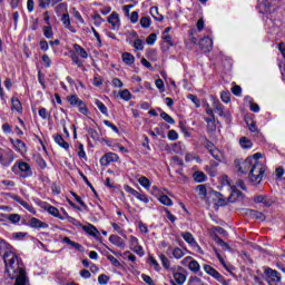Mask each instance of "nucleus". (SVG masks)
<instances>
[{"instance_id":"774afa93","label":"nucleus","mask_w":285,"mask_h":285,"mask_svg":"<svg viewBox=\"0 0 285 285\" xmlns=\"http://www.w3.org/2000/svg\"><path fill=\"white\" fill-rule=\"evenodd\" d=\"M163 39L168 46H173V37L169 33H163Z\"/></svg>"},{"instance_id":"c756f323","label":"nucleus","mask_w":285,"mask_h":285,"mask_svg":"<svg viewBox=\"0 0 285 285\" xmlns=\"http://www.w3.org/2000/svg\"><path fill=\"white\" fill-rule=\"evenodd\" d=\"M188 268L189 271H191L193 273H199V263L195 259H190L189 263H188Z\"/></svg>"},{"instance_id":"4be33fe9","label":"nucleus","mask_w":285,"mask_h":285,"mask_svg":"<svg viewBox=\"0 0 285 285\" xmlns=\"http://www.w3.org/2000/svg\"><path fill=\"white\" fill-rule=\"evenodd\" d=\"M12 199L14 202H17L18 204H20V206H22L23 208H26L27 210H29V213H32V210H35V208H32V206H30V204L26 203V200H23L21 197H19L18 195H14L12 197Z\"/></svg>"},{"instance_id":"0eeeda50","label":"nucleus","mask_w":285,"mask_h":285,"mask_svg":"<svg viewBox=\"0 0 285 285\" xmlns=\"http://www.w3.org/2000/svg\"><path fill=\"white\" fill-rule=\"evenodd\" d=\"M223 184L232 188V194L228 196L227 200L230 204H235V202H237V199L242 197V191H239L237 188L230 185V180L228 179V176H223Z\"/></svg>"},{"instance_id":"473e14b6","label":"nucleus","mask_w":285,"mask_h":285,"mask_svg":"<svg viewBox=\"0 0 285 285\" xmlns=\"http://www.w3.org/2000/svg\"><path fill=\"white\" fill-rule=\"evenodd\" d=\"M11 104H12L11 106L12 110H17V112H21L22 107L19 98H11Z\"/></svg>"},{"instance_id":"13d9d810","label":"nucleus","mask_w":285,"mask_h":285,"mask_svg":"<svg viewBox=\"0 0 285 285\" xmlns=\"http://www.w3.org/2000/svg\"><path fill=\"white\" fill-rule=\"evenodd\" d=\"M149 264L155 268V271H160L159 263L157 262V259H155V257H149Z\"/></svg>"},{"instance_id":"e2e57ef3","label":"nucleus","mask_w":285,"mask_h":285,"mask_svg":"<svg viewBox=\"0 0 285 285\" xmlns=\"http://www.w3.org/2000/svg\"><path fill=\"white\" fill-rule=\"evenodd\" d=\"M141 279L148 285H155V281H153V278L146 274L141 275Z\"/></svg>"},{"instance_id":"2eb2a0df","label":"nucleus","mask_w":285,"mask_h":285,"mask_svg":"<svg viewBox=\"0 0 285 285\" xmlns=\"http://www.w3.org/2000/svg\"><path fill=\"white\" fill-rule=\"evenodd\" d=\"M61 22L63 23L65 28H67V30H69L70 32H73V33L77 32V29H75V27H72V24L70 23V14L69 13L62 14Z\"/></svg>"},{"instance_id":"bb28decb","label":"nucleus","mask_w":285,"mask_h":285,"mask_svg":"<svg viewBox=\"0 0 285 285\" xmlns=\"http://www.w3.org/2000/svg\"><path fill=\"white\" fill-rule=\"evenodd\" d=\"M122 61L127 66H132V63H135V56H132L130 52H125L122 53Z\"/></svg>"},{"instance_id":"f704fd0d","label":"nucleus","mask_w":285,"mask_h":285,"mask_svg":"<svg viewBox=\"0 0 285 285\" xmlns=\"http://www.w3.org/2000/svg\"><path fill=\"white\" fill-rule=\"evenodd\" d=\"M43 35L46 39H52L53 32H52V26L48 24L42 28Z\"/></svg>"},{"instance_id":"4468645a","label":"nucleus","mask_w":285,"mask_h":285,"mask_svg":"<svg viewBox=\"0 0 285 285\" xmlns=\"http://www.w3.org/2000/svg\"><path fill=\"white\" fill-rule=\"evenodd\" d=\"M204 271L207 273V275H210L212 277H215L218 282H222V274L217 272V269L213 268L210 265H204Z\"/></svg>"},{"instance_id":"6e6d98bb","label":"nucleus","mask_w":285,"mask_h":285,"mask_svg":"<svg viewBox=\"0 0 285 285\" xmlns=\"http://www.w3.org/2000/svg\"><path fill=\"white\" fill-rule=\"evenodd\" d=\"M131 250H134V253H136V255H139L140 257H144L145 255L144 247H141V245L132 247Z\"/></svg>"},{"instance_id":"1a4fd4ad","label":"nucleus","mask_w":285,"mask_h":285,"mask_svg":"<svg viewBox=\"0 0 285 285\" xmlns=\"http://www.w3.org/2000/svg\"><path fill=\"white\" fill-rule=\"evenodd\" d=\"M14 248L10 246L6 240H0V255L3 256V259L6 261V257L8 255H14Z\"/></svg>"},{"instance_id":"72a5a7b5","label":"nucleus","mask_w":285,"mask_h":285,"mask_svg":"<svg viewBox=\"0 0 285 285\" xmlns=\"http://www.w3.org/2000/svg\"><path fill=\"white\" fill-rule=\"evenodd\" d=\"M239 144H240L242 148H244V149L253 148V141H250V139H248L246 137H242L239 139Z\"/></svg>"},{"instance_id":"412c9836","label":"nucleus","mask_w":285,"mask_h":285,"mask_svg":"<svg viewBox=\"0 0 285 285\" xmlns=\"http://www.w3.org/2000/svg\"><path fill=\"white\" fill-rule=\"evenodd\" d=\"M82 230L85 233H88V235H91V237H97V235L99 234V229H97V227H95L92 224L83 226Z\"/></svg>"},{"instance_id":"7ed1b4c3","label":"nucleus","mask_w":285,"mask_h":285,"mask_svg":"<svg viewBox=\"0 0 285 285\" xmlns=\"http://www.w3.org/2000/svg\"><path fill=\"white\" fill-rule=\"evenodd\" d=\"M14 161V151L10 148L0 147V164L1 166H10Z\"/></svg>"},{"instance_id":"603ef678","label":"nucleus","mask_w":285,"mask_h":285,"mask_svg":"<svg viewBox=\"0 0 285 285\" xmlns=\"http://www.w3.org/2000/svg\"><path fill=\"white\" fill-rule=\"evenodd\" d=\"M27 235L28 233L18 232V233H13L12 237L13 239L21 240V239H26Z\"/></svg>"},{"instance_id":"69168bd1","label":"nucleus","mask_w":285,"mask_h":285,"mask_svg":"<svg viewBox=\"0 0 285 285\" xmlns=\"http://www.w3.org/2000/svg\"><path fill=\"white\" fill-rule=\"evenodd\" d=\"M220 99L224 104H228V101H230V95L226 91H222Z\"/></svg>"},{"instance_id":"423d86ee","label":"nucleus","mask_w":285,"mask_h":285,"mask_svg":"<svg viewBox=\"0 0 285 285\" xmlns=\"http://www.w3.org/2000/svg\"><path fill=\"white\" fill-rule=\"evenodd\" d=\"M255 159L253 158H247L243 161L239 160H235V166L238 170V173H240L242 175H246V173H248V170L250 171V168L253 167Z\"/></svg>"},{"instance_id":"680f3d73","label":"nucleus","mask_w":285,"mask_h":285,"mask_svg":"<svg viewBox=\"0 0 285 285\" xmlns=\"http://www.w3.org/2000/svg\"><path fill=\"white\" fill-rule=\"evenodd\" d=\"M111 83L114 88H124V82L119 78H114Z\"/></svg>"},{"instance_id":"052dcab7","label":"nucleus","mask_w":285,"mask_h":285,"mask_svg":"<svg viewBox=\"0 0 285 285\" xmlns=\"http://www.w3.org/2000/svg\"><path fill=\"white\" fill-rule=\"evenodd\" d=\"M134 48L136 50H144V41L141 39H136L134 42Z\"/></svg>"},{"instance_id":"6e6552de","label":"nucleus","mask_w":285,"mask_h":285,"mask_svg":"<svg viewBox=\"0 0 285 285\" xmlns=\"http://www.w3.org/2000/svg\"><path fill=\"white\" fill-rule=\"evenodd\" d=\"M213 108L216 112H218L219 117H224V119H226V121H230V112H228V111L224 112V105H222V102H219V100H214Z\"/></svg>"},{"instance_id":"aec40b11","label":"nucleus","mask_w":285,"mask_h":285,"mask_svg":"<svg viewBox=\"0 0 285 285\" xmlns=\"http://www.w3.org/2000/svg\"><path fill=\"white\" fill-rule=\"evenodd\" d=\"M181 237L183 239H185V242H187V244H190V246H197V248H199V245L197 244L195 237H193V234H190V232L183 233Z\"/></svg>"},{"instance_id":"09e8293b","label":"nucleus","mask_w":285,"mask_h":285,"mask_svg":"<svg viewBox=\"0 0 285 285\" xmlns=\"http://www.w3.org/2000/svg\"><path fill=\"white\" fill-rule=\"evenodd\" d=\"M109 279H110V277H108V275L101 274L98 276V284L106 285V284H108Z\"/></svg>"},{"instance_id":"8fccbe9b","label":"nucleus","mask_w":285,"mask_h":285,"mask_svg":"<svg viewBox=\"0 0 285 285\" xmlns=\"http://www.w3.org/2000/svg\"><path fill=\"white\" fill-rule=\"evenodd\" d=\"M155 41H157V33H150L146 39L148 46H154Z\"/></svg>"},{"instance_id":"2f4dec72","label":"nucleus","mask_w":285,"mask_h":285,"mask_svg":"<svg viewBox=\"0 0 285 285\" xmlns=\"http://www.w3.org/2000/svg\"><path fill=\"white\" fill-rule=\"evenodd\" d=\"M47 210L49 215H52L53 217H58V219H63V217H61V215L59 214V209L57 207L49 205Z\"/></svg>"},{"instance_id":"c9c22d12","label":"nucleus","mask_w":285,"mask_h":285,"mask_svg":"<svg viewBox=\"0 0 285 285\" xmlns=\"http://www.w3.org/2000/svg\"><path fill=\"white\" fill-rule=\"evenodd\" d=\"M7 219H9V222L11 224H19L21 222V215H19V214H9L7 216Z\"/></svg>"},{"instance_id":"4d7b16f0","label":"nucleus","mask_w":285,"mask_h":285,"mask_svg":"<svg viewBox=\"0 0 285 285\" xmlns=\"http://www.w3.org/2000/svg\"><path fill=\"white\" fill-rule=\"evenodd\" d=\"M71 60L73 61V63H76V66H78V68L83 67V61H81V59H79V56L72 55Z\"/></svg>"},{"instance_id":"f8f14e48","label":"nucleus","mask_w":285,"mask_h":285,"mask_svg":"<svg viewBox=\"0 0 285 285\" xmlns=\"http://www.w3.org/2000/svg\"><path fill=\"white\" fill-rule=\"evenodd\" d=\"M255 204H264L267 208H271L273 206V198L268 196L257 195L254 196Z\"/></svg>"},{"instance_id":"ddd939ff","label":"nucleus","mask_w":285,"mask_h":285,"mask_svg":"<svg viewBox=\"0 0 285 285\" xmlns=\"http://www.w3.org/2000/svg\"><path fill=\"white\" fill-rule=\"evenodd\" d=\"M199 46L204 52H210L213 50V39L205 37L200 40Z\"/></svg>"},{"instance_id":"e433bc0d","label":"nucleus","mask_w":285,"mask_h":285,"mask_svg":"<svg viewBox=\"0 0 285 285\" xmlns=\"http://www.w3.org/2000/svg\"><path fill=\"white\" fill-rule=\"evenodd\" d=\"M196 190L198 195L202 197V199H206V195H207L206 185L196 186Z\"/></svg>"},{"instance_id":"5fc2aeb1","label":"nucleus","mask_w":285,"mask_h":285,"mask_svg":"<svg viewBox=\"0 0 285 285\" xmlns=\"http://www.w3.org/2000/svg\"><path fill=\"white\" fill-rule=\"evenodd\" d=\"M107 259L112 264V266H116L117 268L121 266V263L117 258H115V256L112 255H108Z\"/></svg>"},{"instance_id":"49530a36","label":"nucleus","mask_w":285,"mask_h":285,"mask_svg":"<svg viewBox=\"0 0 285 285\" xmlns=\"http://www.w3.org/2000/svg\"><path fill=\"white\" fill-rule=\"evenodd\" d=\"M72 14L75 19L79 21V23H86V21L83 20V17H81V13L76 8L72 9Z\"/></svg>"},{"instance_id":"39448f33","label":"nucleus","mask_w":285,"mask_h":285,"mask_svg":"<svg viewBox=\"0 0 285 285\" xmlns=\"http://www.w3.org/2000/svg\"><path fill=\"white\" fill-rule=\"evenodd\" d=\"M67 101L70 104V106H77L79 108V111L81 115H87L88 108L86 107V102L83 100L79 99L77 95H71L67 97Z\"/></svg>"},{"instance_id":"6ab92c4d","label":"nucleus","mask_w":285,"mask_h":285,"mask_svg":"<svg viewBox=\"0 0 285 285\" xmlns=\"http://www.w3.org/2000/svg\"><path fill=\"white\" fill-rule=\"evenodd\" d=\"M109 242L114 244L115 246H118V248H125L126 243H124V239L117 235H111L109 237Z\"/></svg>"},{"instance_id":"b1692460","label":"nucleus","mask_w":285,"mask_h":285,"mask_svg":"<svg viewBox=\"0 0 285 285\" xmlns=\"http://www.w3.org/2000/svg\"><path fill=\"white\" fill-rule=\"evenodd\" d=\"M55 141H56V144H58V146H60L65 150H68L70 148V144H68V141L63 140V137L61 135L55 136Z\"/></svg>"},{"instance_id":"a18cd8bd","label":"nucleus","mask_w":285,"mask_h":285,"mask_svg":"<svg viewBox=\"0 0 285 285\" xmlns=\"http://www.w3.org/2000/svg\"><path fill=\"white\" fill-rule=\"evenodd\" d=\"M161 119H164V121H166L167 124H175V119H173V117H170V115H168L166 111H163L160 114Z\"/></svg>"},{"instance_id":"4c0bfd02","label":"nucleus","mask_w":285,"mask_h":285,"mask_svg":"<svg viewBox=\"0 0 285 285\" xmlns=\"http://www.w3.org/2000/svg\"><path fill=\"white\" fill-rule=\"evenodd\" d=\"M95 104L102 115H108V108L101 102V100L96 99Z\"/></svg>"},{"instance_id":"20e7f679","label":"nucleus","mask_w":285,"mask_h":285,"mask_svg":"<svg viewBox=\"0 0 285 285\" xmlns=\"http://www.w3.org/2000/svg\"><path fill=\"white\" fill-rule=\"evenodd\" d=\"M264 273H265L266 277L268 278L267 282L269 285L282 284V274H279V272H277L271 267H266L264 269Z\"/></svg>"},{"instance_id":"393cba45","label":"nucleus","mask_w":285,"mask_h":285,"mask_svg":"<svg viewBox=\"0 0 285 285\" xmlns=\"http://www.w3.org/2000/svg\"><path fill=\"white\" fill-rule=\"evenodd\" d=\"M277 0H264L263 6L267 12H271V9L275 10L277 8Z\"/></svg>"},{"instance_id":"79ce46f5","label":"nucleus","mask_w":285,"mask_h":285,"mask_svg":"<svg viewBox=\"0 0 285 285\" xmlns=\"http://www.w3.org/2000/svg\"><path fill=\"white\" fill-rule=\"evenodd\" d=\"M159 202L164 204V206H173V199L167 195H163L159 197Z\"/></svg>"},{"instance_id":"cd10ccee","label":"nucleus","mask_w":285,"mask_h":285,"mask_svg":"<svg viewBox=\"0 0 285 285\" xmlns=\"http://www.w3.org/2000/svg\"><path fill=\"white\" fill-rule=\"evenodd\" d=\"M73 49L82 59H88V52L79 45H73Z\"/></svg>"},{"instance_id":"7c9ffc66","label":"nucleus","mask_w":285,"mask_h":285,"mask_svg":"<svg viewBox=\"0 0 285 285\" xmlns=\"http://www.w3.org/2000/svg\"><path fill=\"white\" fill-rule=\"evenodd\" d=\"M138 183L146 190H150V179H148L146 176H141L140 178H138Z\"/></svg>"},{"instance_id":"ea45409f","label":"nucleus","mask_w":285,"mask_h":285,"mask_svg":"<svg viewBox=\"0 0 285 285\" xmlns=\"http://www.w3.org/2000/svg\"><path fill=\"white\" fill-rule=\"evenodd\" d=\"M205 121H206L207 128L209 130H215V128H216V126H215V116L205 118Z\"/></svg>"},{"instance_id":"f257e3e1","label":"nucleus","mask_w":285,"mask_h":285,"mask_svg":"<svg viewBox=\"0 0 285 285\" xmlns=\"http://www.w3.org/2000/svg\"><path fill=\"white\" fill-rule=\"evenodd\" d=\"M6 274L10 279H16L14 285H28L26 266L17 252L4 257Z\"/></svg>"},{"instance_id":"de8ad7c7","label":"nucleus","mask_w":285,"mask_h":285,"mask_svg":"<svg viewBox=\"0 0 285 285\" xmlns=\"http://www.w3.org/2000/svg\"><path fill=\"white\" fill-rule=\"evenodd\" d=\"M150 23H151V21H150V18H149V17H142V18L140 19V26H141V28H150Z\"/></svg>"},{"instance_id":"9d476101","label":"nucleus","mask_w":285,"mask_h":285,"mask_svg":"<svg viewBox=\"0 0 285 285\" xmlns=\"http://www.w3.org/2000/svg\"><path fill=\"white\" fill-rule=\"evenodd\" d=\"M112 161H119V156L115 153H108L100 158L101 166H108Z\"/></svg>"},{"instance_id":"a211bd4d","label":"nucleus","mask_w":285,"mask_h":285,"mask_svg":"<svg viewBox=\"0 0 285 285\" xmlns=\"http://www.w3.org/2000/svg\"><path fill=\"white\" fill-rule=\"evenodd\" d=\"M31 228H48V224L41 222L39 218H31L29 222Z\"/></svg>"},{"instance_id":"338daca9","label":"nucleus","mask_w":285,"mask_h":285,"mask_svg":"<svg viewBox=\"0 0 285 285\" xmlns=\"http://www.w3.org/2000/svg\"><path fill=\"white\" fill-rule=\"evenodd\" d=\"M129 242H130L131 249L135 248L136 246H139V239L135 236H130Z\"/></svg>"},{"instance_id":"f03ea898","label":"nucleus","mask_w":285,"mask_h":285,"mask_svg":"<svg viewBox=\"0 0 285 285\" xmlns=\"http://www.w3.org/2000/svg\"><path fill=\"white\" fill-rule=\"evenodd\" d=\"M265 173L266 166L259 163V160L254 159L252 168L249 169V181H252L253 184H262Z\"/></svg>"},{"instance_id":"f3484780","label":"nucleus","mask_w":285,"mask_h":285,"mask_svg":"<svg viewBox=\"0 0 285 285\" xmlns=\"http://www.w3.org/2000/svg\"><path fill=\"white\" fill-rule=\"evenodd\" d=\"M63 244H67L68 246H71V248H75L76 250H79L80 253H83V246L79 243H75L70 239V237H65L62 239Z\"/></svg>"},{"instance_id":"bf43d9fd","label":"nucleus","mask_w":285,"mask_h":285,"mask_svg":"<svg viewBox=\"0 0 285 285\" xmlns=\"http://www.w3.org/2000/svg\"><path fill=\"white\" fill-rule=\"evenodd\" d=\"M155 83H156V88H158V90H160V92H164L166 90V86L164 85V80L157 79L155 81Z\"/></svg>"},{"instance_id":"dca6fc26","label":"nucleus","mask_w":285,"mask_h":285,"mask_svg":"<svg viewBox=\"0 0 285 285\" xmlns=\"http://www.w3.org/2000/svg\"><path fill=\"white\" fill-rule=\"evenodd\" d=\"M18 168L21 173H24L22 177H31L32 176V169H30V165L28 163H19Z\"/></svg>"},{"instance_id":"864d4df0","label":"nucleus","mask_w":285,"mask_h":285,"mask_svg":"<svg viewBox=\"0 0 285 285\" xmlns=\"http://www.w3.org/2000/svg\"><path fill=\"white\" fill-rule=\"evenodd\" d=\"M160 262L164 268H170V261H168V257H166V255L164 254L160 255Z\"/></svg>"},{"instance_id":"37998d69","label":"nucleus","mask_w":285,"mask_h":285,"mask_svg":"<svg viewBox=\"0 0 285 285\" xmlns=\"http://www.w3.org/2000/svg\"><path fill=\"white\" fill-rule=\"evenodd\" d=\"M119 95L125 101H130V99H132V95L130 91H128V89L120 91Z\"/></svg>"},{"instance_id":"a19ab883","label":"nucleus","mask_w":285,"mask_h":285,"mask_svg":"<svg viewBox=\"0 0 285 285\" xmlns=\"http://www.w3.org/2000/svg\"><path fill=\"white\" fill-rule=\"evenodd\" d=\"M187 99L193 101V104H195L196 108H199L202 106V101L199 100V98H197V96H195L193 94L187 95Z\"/></svg>"},{"instance_id":"5701e85b","label":"nucleus","mask_w":285,"mask_h":285,"mask_svg":"<svg viewBox=\"0 0 285 285\" xmlns=\"http://www.w3.org/2000/svg\"><path fill=\"white\" fill-rule=\"evenodd\" d=\"M13 146L18 153H21V155L28 151V148L26 147V142H23L21 139H17L16 142H13Z\"/></svg>"},{"instance_id":"a878e982","label":"nucleus","mask_w":285,"mask_h":285,"mask_svg":"<svg viewBox=\"0 0 285 285\" xmlns=\"http://www.w3.org/2000/svg\"><path fill=\"white\" fill-rule=\"evenodd\" d=\"M150 14L156 21H164V16L159 13V8L151 7L150 8Z\"/></svg>"},{"instance_id":"3c124183","label":"nucleus","mask_w":285,"mask_h":285,"mask_svg":"<svg viewBox=\"0 0 285 285\" xmlns=\"http://www.w3.org/2000/svg\"><path fill=\"white\" fill-rule=\"evenodd\" d=\"M167 137L170 139V141H177V139H179V134H177L175 130H169Z\"/></svg>"},{"instance_id":"c03bdc74","label":"nucleus","mask_w":285,"mask_h":285,"mask_svg":"<svg viewBox=\"0 0 285 285\" xmlns=\"http://www.w3.org/2000/svg\"><path fill=\"white\" fill-rule=\"evenodd\" d=\"M185 253L184 250H181V248H174L173 250V256L175 257V259H181V257H184Z\"/></svg>"},{"instance_id":"58836bf2","label":"nucleus","mask_w":285,"mask_h":285,"mask_svg":"<svg viewBox=\"0 0 285 285\" xmlns=\"http://www.w3.org/2000/svg\"><path fill=\"white\" fill-rule=\"evenodd\" d=\"M194 179L198 181V184H202V181H206V175L202 171H196L194 173Z\"/></svg>"},{"instance_id":"0e129e2a","label":"nucleus","mask_w":285,"mask_h":285,"mask_svg":"<svg viewBox=\"0 0 285 285\" xmlns=\"http://www.w3.org/2000/svg\"><path fill=\"white\" fill-rule=\"evenodd\" d=\"M189 285H204L199 277L194 276L189 279Z\"/></svg>"},{"instance_id":"c85d7f7f","label":"nucleus","mask_w":285,"mask_h":285,"mask_svg":"<svg viewBox=\"0 0 285 285\" xmlns=\"http://www.w3.org/2000/svg\"><path fill=\"white\" fill-rule=\"evenodd\" d=\"M209 154L212 155V157H214V159H216V161H222V159H224V154H222V150H219L217 147L212 149Z\"/></svg>"},{"instance_id":"9b49d317","label":"nucleus","mask_w":285,"mask_h":285,"mask_svg":"<svg viewBox=\"0 0 285 285\" xmlns=\"http://www.w3.org/2000/svg\"><path fill=\"white\" fill-rule=\"evenodd\" d=\"M108 23L111 26V30H119L121 26V21L119 20V13L112 12L108 18H107Z\"/></svg>"}]
</instances>
